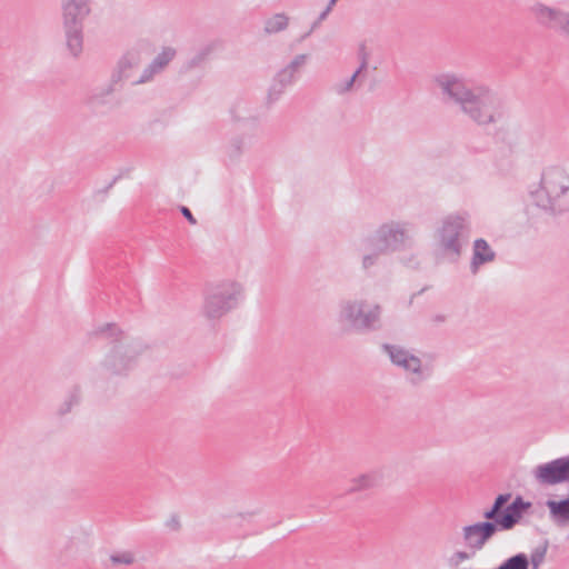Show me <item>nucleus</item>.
<instances>
[{
	"label": "nucleus",
	"instance_id": "1",
	"mask_svg": "<svg viewBox=\"0 0 569 569\" xmlns=\"http://www.w3.org/2000/svg\"><path fill=\"white\" fill-rule=\"evenodd\" d=\"M435 83L445 103L457 107L477 124L488 126L502 119L501 100L489 87L469 82L455 73L438 74Z\"/></svg>",
	"mask_w": 569,
	"mask_h": 569
},
{
	"label": "nucleus",
	"instance_id": "2",
	"mask_svg": "<svg viewBox=\"0 0 569 569\" xmlns=\"http://www.w3.org/2000/svg\"><path fill=\"white\" fill-rule=\"evenodd\" d=\"M510 499L511 493L498 495L491 508L483 513L487 521L462 528L463 541L473 552L481 550L498 530H511L532 506L530 501H526L521 496H517L507 505Z\"/></svg>",
	"mask_w": 569,
	"mask_h": 569
},
{
	"label": "nucleus",
	"instance_id": "3",
	"mask_svg": "<svg viewBox=\"0 0 569 569\" xmlns=\"http://www.w3.org/2000/svg\"><path fill=\"white\" fill-rule=\"evenodd\" d=\"M472 229L471 216L468 211H456L442 217L435 229L437 250L452 261H457L468 243Z\"/></svg>",
	"mask_w": 569,
	"mask_h": 569
},
{
	"label": "nucleus",
	"instance_id": "4",
	"mask_svg": "<svg viewBox=\"0 0 569 569\" xmlns=\"http://www.w3.org/2000/svg\"><path fill=\"white\" fill-rule=\"evenodd\" d=\"M533 203L557 216L569 212V174L560 167L543 170L540 187L531 192Z\"/></svg>",
	"mask_w": 569,
	"mask_h": 569
},
{
	"label": "nucleus",
	"instance_id": "5",
	"mask_svg": "<svg viewBox=\"0 0 569 569\" xmlns=\"http://www.w3.org/2000/svg\"><path fill=\"white\" fill-rule=\"evenodd\" d=\"M113 338L114 345L107 353L102 366L110 375H124L137 362L138 357L142 353L144 346L138 339L128 337L116 325L108 323L99 331Z\"/></svg>",
	"mask_w": 569,
	"mask_h": 569
},
{
	"label": "nucleus",
	"instance_id": "6",
	"mask_svg": "<svg viewBox=\"0 0 569 569\" xmlns=\"http://www.w3.org/2000/svg\"><path fill=\"white\" fill-rule=\"evenodd\" d=\"M382 308L365 299H348L339 303L337 322L343 332L369 333L381 329Z\"/></svg>",
	"mask_w": 569,
	"mask_h": 569
},
{
	"label": "nucleus",
	"instance_id": "7",
	"mask_svg": "<svg viewBox=\"0 0 569 569\" xmlns=\"http://www.w3.org/2000/svg\"><path fill=\"white\" fill-rule=\"evenodd\" d=\"M61 11L66 46L77 58L83 50V26L91 12V0H61Z\"/></svg>",
	"mask_w": 569,
	"mask_h": 569
},
{
	"label": "nucleus",
	"instance_id": "8",
	"mask_svg": "<svg viewBox=\"0 0 569 569\" xmlns=\"http://www.w3.org/2000/svg\"><path fill=\"white\" fill-rule=\"evenodd\" d=\"M243 288L236 281H222L209 288L204 295L202 313L210 320H218L238 307Z\"/></svg>",
	"mask_w": 569,
	"mask_h": 569
},
{
	"label": "nucleus",
	"instance_id": "9",
	"mask_svg": "<svg viewBox=\"0 0 569 569\" xmlns=\"http://www.w3.org/2000/svg\"><path fill=\"white\" fill-rule=\"evenodd\" d=\"M388 253L402 251L412 244L413 224L408 221L390 220L369 236Z\"/></svg>",
	"mask_w": 569,
	"mask_h": 569
},
{
	"label": "nucleus",
	"instance_id": "10",
	"mask_svg": "<svg viewBox=\"0 0 569 569\" xmlns=\"http://www.w3.org/2000/svg\"><path fill=\"white\" fill-rule=\"evenodd\" d=\"M382 350L388 355L392 365L412 375L409 378L411 385L418 386L430 376L429 370L423 368L421 359L403 347L383 343Z\"/></svg>",
	"mask_w": 569,
	"mask_h": 569
},
{
	"label": "nucleus",
	"instance_id": "11",
	"mask_svg": "<svg viewBox=\"0 0 569 569\" xmlns=\"http://www.w3.org/2000/svg\"><path fill=\"white\" fill-rule=\"evenodd\" d=\"M141 62V53L138 50H129L124 52L118 59L114 68L111 71L104 93L111 94L112 92L119 90L124 81L130 80L132 82L136 80L137 78H133V76L139 69Z\"/></svg>",
	"mask_w": 569,
	"mask_h": 569
},
{
	"label": "nucleus",
	"instance_id": "12",
	"mask_svg": "<svg viewBox=\"0 0 569 569\" xmlns=\"http://www.w3.org/2000/svg\"><path fill=\"white\" fill-rule=\"evenodd\" d=\"M532 476L543 487L569 482V456L536 466Z\"/></svg>",
	"mask_w": 569,
	"mask_h": 569
},
{
	"label": "nucleus",
	"instance_id": "13",
	"mask_svg": "<svg viewBox=\"0 0 569 569\" xmlns=\"http://www.w3.org/2000/svg\"><path fill=\"white\" fill-rule=\"evenodd\" d=\"M530 10L539 24L569 38V12L542 3H536Z\"/></svg>",
	"mask_w": 569,
	"mask_h": 569
},
{
	"label": "nucleus",
	"instance_id": "14",
	"mask_svg": "<svg viewBox=\"0 0 569 569\" xmlns=\"http://www.w3.org/2000/svg\"><path fill=\"white\" fill-rule=\"evenodd\" d=\"M176 54V49L164 47L162 51L158 53L142 70L141 74L132 81V86L144 84L153 81L157 76L161 74L166 70L169 63L174 59Z\"/></svg>",
	"mask_w": 569,
	"mask_h": 569
},
{
	"label": "nucleus",
	"instance_id": "15",
	"mask_svg": "<svg viewBox=\"0 0 569 569\" xmlns=\"http://www.w3.org/2000/svg\"><path fill=\"white\" fill-rule=\"evenodd\" d=\"M357 250L361 258V268L365 271H369L371 268L378 266L381 261V257L389 254L369 236L360 241Z\"/></svg>",
	"mask_w": 569,
	"mask_h": 569
},
{
	"label": "nucleus",
	"instance_id": "16",
	"mask_svg": "<svg viewBox=\"0 0 569 569\" xmlns=\"http://www.w3.org/2000/svg\"><path fill=\"white\" fill-rule=\"evenodd\" d=\"M496 259V252L491 249L489 243L482 239L473 241L472 258L470 262V271L476 274L480 266L491 262Z\"/></svg>",
	"mask_w": 569,
	"mask_h": 569
},
{
	"label": "nucleus",
	"instance_id": "17",
	"mask_svg": "<svg viewBox=\"0 0 569 569\" xmlns=\"http://www.w3.org/2000/svg\"><path fill=\"white\" fill-rule=\"evenodd\" d=\"M546 507L549 510V519L557 527L569 525V496L560 500L548 499Z\"/></svg>",
	"mask_w": 569,
	"mask_h": 569
},
{
	"label": "nucleus",
	"instance_id": "18",
	"mask_svg": "<svg viewBox=\"0 0 569 569\" xmlns=\"http://www.w3.org/2000/svg\"><path fill=\"white\" fill-rule=\"evenodd\" d=\"M213 50L211 44H207L198 50L191 58H189L182 66L183 72H189L193 69L203 68Z\"/></svg>",
	"mask_w": 569,
	"mask_h": 569
},
{
	"label": "nucleus",
	"instance_id": "19",
	"mask_svg": "<svg viewBox=\"0 0 569 569\" xmlns=\"http://www.w3.org/2000/svg\"><path fill=\"white\" fill-rule=\"evenodd\" d=\"M379 481V477L375 472L363 473L359 477H356L351 480V487L348 489V492H357L366 489H370L375 487Z\"/></svg>",
	"mask_w": 569,
	"mask_h": 569
},
{
	"label": "nucleus",
	"instance_id": "20",
	"mask_svg": "<svg viewBox=\"0 0 569 569\" xmlns=\"http://www.w3.org/2000/svg\"><path fill=\"white\" fill-rule=\"evenodd\" d=\"M288 87H290V84H288L287 81H284L278 74H274L272 82L268 90L267 103L273 104L274 102H277L281 98V96L284 93V91Z\"/></svg>",
	"mask_w": 569,
	"mask_h": 569
},
{
	"label": "nucleus",
	"instance_id": "21",
	"mask_svg": "<svg viewBox=\"0 0 569 569\" xmlns=\"http://www.w3.org/2000/svg\"><path fill=\"white\" fill-rule=\"evenodd\" d=\"M288 87H290V84H288L287 81H284L278 74H274L272 82L268 90L267 103L273 104L274 102H277L281 98V96L284 93V91Z\"/></svg>",
	"mask_w": 569,
	"mask_h": 569
},
{
	"label": "nucleus",
	"instance_id": "22",
	"mask_svg": "<svg viewBox=\"0 0 569 569\" xmlns=\"http://www.w3.org/2000/svg\"><path fill=\"white\" fill-rule=\"evenodd\" d=\"M288 87H290V84H288L287 81H284L278 74H274L272 82L268 90L267 103L273 104L274 102H277L281 98V96L284 93V91Z\"/></svg>",
	"mask_w": 569,
	"mask_h": 569
},
{
	"label": "nucleus",
	"instance_id": "23",
	"mask_svg": "<svg viewBox=\"0 0 569 569\" xmlns=\"http://www.w3.org/2000/svg\"><path fill=\"white\" fill-rule=\"evenodd\" d=\"M288 24L289 18L284 13H276L266 20L263 30L267 34H272L283 31Z\"/></svg>",
	"mask_w": 569,
	"mask_h": 569
},
{
	"label": "nucleus",
	"instance_id": "24",
	"mask_svg": "<svg viewBox=\"0 0 569 569\" xmlns=\"http://www.w3.org/2000/svg\"><path fill=\"white\" fill-rule=\"evenodd\" d=\"M496 569H529V558L526 553L519 552L506 559Z\"/></svg>",
	"mask_w": 569,
	"mask_h": 569
},
{
	"label": "nucleus",
	"instance_id": "25",
	"mask_svg": "<svg viewBox=\"0 0 569 569\" xmlns=\"http://www.w3.org/2000/svg\"><path fill=\"white\" fill-rule=\"evenodd\" d=\"M80 402V389L73 387L68 393L66 400L61 403L58 409L60 416H64L71 411V409Z\"/></svg>",
	"mask_w": 569,
	"mask_h": 569
},
{
	"label": "nucleus",
	"instance_id": "26",
	"mask_svg": "<svg viewBox=\"0 0 569 569\" xmlns=\"http://www.w3.org/2000/svg\"><path fill=\"white\" fill-rule=\"evenodd\" d=\"M246 147V138L243 136H237L232 138L227 147V153L230 159L239 158Z\"/></svg>",
	"mask_w": 569,
	"mask_h": 569
},
{
	"label": "nucleus",
	"instance_id": "27",
	"mask_svg": "<svg viewBox=\"0 0 569 569\" xmlns=\"http://www.w3.org/2000/svg\"><path fill=\"white\" fill-rule=\"evenodd\" d=\"M309 60V54L301 53L293 57V59L283 68L293 73L296 77L299 76L300 71L306 67Z\"/></svg>",
	"mask_w": 569,
	"mask_h": 569
},
{
	"label": "nucleus",
	"instance_id": "28",
	"mask_svg": "<svg viewBox=\"0 0 569 569\" xmlns=\"http://www.w3.org/2000/svg\"><path fill=\"white\" fill-rule=\"evenodd\" d=\"M548 549V541L546 540L543 546L536 548L529 558V567L531 566L532 569H539L541 563L545 560L546 553Z\"/></svg>",
	"mask_w": 569,
	"mask_h": 569
},
{
	"label": "nucleus",
	"instance_id": "29",
	"mask_svg": "<svg viewBox=\"0 0 569 569\" xmlns=\"http://www.w3.org/2000/svg\"><path fill=\"white\" fill-rule=\"evenodd\" d=\"M360 74H361V73H360V70H356V71L353 72V74H352L348 80H346L343 83H337V84L335 86V91H336L338 94H343V93H346V92L350 91V90L353 88V86H355V83H356V81H357V78H358Z\"/></svg>",
	"mask_w": 569,
	"mask_h": 569
},
{
	"label": "nucleus",
	"instance_id": "30",
	"mask_svg": "<svg viewBox=\"0 0 569 569\" xmlns=\"http://www.w3.org/2000/svg\"><path fill=\"white\" fill-rule=\"evenodd\" d=\"M248 110H249V102H247L244 100H240L233 106L231 113H232V117L234 120L242 121L248 118L244 114Z\"/></svg>",
	"mask_w": 569,
	"mask_h": 569
},
{
	"label": "nucleus",
	"instance_id": "31",
	"mask_svg": "<svg viewBox=\"0 0 569 569\" xmlns=\"http://www.w3.org/2000/svg\"><path fill=\"white\" fill-rule=\"evenodd\" d=\"M475 552L469 553L467 551H456L453 552L450 558L448 559V563L452 568L459 567L463 561L469 560Z\"/></svg>",
	"mask_w": 569,
	"mask_h": 569
},
{
	"label": "nucleus",
	"instance_id": "32",
	"mask_svg": "<svg viewBox=\"0 0 569 569\" xmlns=\"http://www.w3.org/2000/svg\"><path fill=\"white\" fill-rule=\"evenodd\" d=\"M110 560L113 565H131L134 561L131 552L113 553L110 556Z\"/></svg>",
	"mask_w": 569,
	"mask_h": 569
},
{
	"label": "nucleus",
	"instance_id": "33",
	"mask_svg": "<svg viewBox=\"0 0 569 569\" xmlns=\"http://www.w3.org/2000/svg\"><path fill=\"white\" fill-rule=\"evenodd\" d=\"M332 10V8L330 6L327 4L326 9L320 13V16L318 17V19L312 23L310 30L308 32H306L300 41L305 40L306 38H308L312 31L328 17V14L330 13V11Z\"/></svg>",
	"mask_w": 569,
	"mask_h": 569
},
{
	"label": "nucleus",
	"instance_id": "34",
	"mask_svg": "<svg viewBox=\"0 0 569 569\" xmlns=\"http://www.w3.org/2000/svg\"><path fill=\"white\" fill-rule=\"evenodd\" d=\"M276 74H278L280 78H282L284 81H287L288 84L292 86L298 77H296L293 73L288 71L286 68H281Z\"/></svg>",
	"mask_w": 569,
	"mask_h": 569
},
{
	"label": "nucleus",
	"instance_id": "35",
	"mask_svg": "<svg viewBox=\"0 0 569 569\" xmlns=\"http://www.w3.org/2000/svg\"><path fill=\"white\" fill-rule=\"evenodd\" d=\"M359 56L361 59V63L357 70H360V73H362V71L366 70L367 66H368V53H367L366 47L363 44L359 49Z\"/></svg>",
	"mask_w": 569,
	"mask_h": 569
},
{
	"label": "nucleus",
	"instance_id": "36",
	"mask_svg": "<svg viewBox=\"0 0 569 569\" xmlns=\"http://www.w3.org/2000/svg\"><path fill=\"white\" fill-rule=\"evenodd\" d=\"M180 211L182 213V216L191 223V224H196L197 223V220L196 218L193 217L192 212L190 211V209L188 207H184V206H181L180 207Z\"/></svg>",
	"mask_w": 569,
	"mask_h": 569
},
{
	"label": "nucleus",
	"instance_id": "37",
	"mask_svg": "<svg viewBox=\"0 0 569 569\" xmlns=\"http://www.w3.org/2000/svg\"><path fill=\"white\" fill-rule=\"evenodd\" d=\"M168 527H170L172 530H178L180 528V522L178 517L173 516L167 523Z\"/></svg>",
	"mask_w": 569,
	"mask_h": 569
},
{
	"label": "nucleus",
	"instance_id": "38",
	"mask_svg": "<svg viewBox=\"0 0 569 569\" xmlns=\"http://www.w3.org/2000/svg\"><path fill=\"white\" fill-rule=\"evenodd\" d=\"M435 321H437V322H442V321H445V316H442V315H438V316H436V317H435Z\"/></svg>",
	"mask_w": 569,
	"mask_h": 569
},
{
	"label": "nucleus",
	"instance_id": "39",
	"mask_svg": "<svg viewBox=\"0 0 569 569\" xmlns=\"http://www.w3.org/2000/svg\"><path fill=\"white\" fill-rule=\"evenodd\" d=\"M117 180H118V177H114L113 180L109 183V186L107 188L110 189L116 183Z\"/></svg>",
	"mask_w": 569,
	"mask_h": 569
},
{
	"label": "nucleus",
	"instance_id": "40",
	"mask_svg": "<svg viewBox=\"0 0 569 569\" xmlns=\"http://www.w3.org/2000/svg\"><path fill=\"white\" fill-rule=\"evenodd\" d=\"M421 292H422V290H421V291H419V292H417V293H413V295L411 296V299L409 300V305H412L413 298H415L417 295H420Z\"/></svg>",
	"mask_w": 569,
	"mask_h": 569
},
{
	"label": "nucleus",
	"instance_id": "41",
	"mask_svg": "<svg viewBox=\"0 0 569 569\" xmlns=\"http://www.w3.org/2000/svg\"><path fill=\"white\" fill-rule=\"evenodd\" d=\"M337 1H338V0H330V1H329V3H328V6H330L331 8H333V6L336 4V2H337Z\"/></svg>",
	"mask_w": 569,
	"mask_h": 569
}]
</instances>
